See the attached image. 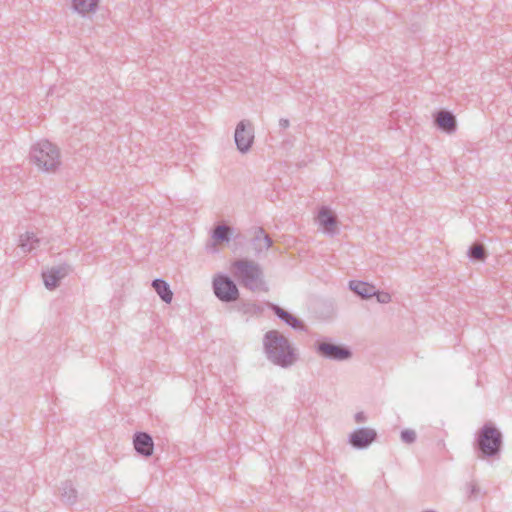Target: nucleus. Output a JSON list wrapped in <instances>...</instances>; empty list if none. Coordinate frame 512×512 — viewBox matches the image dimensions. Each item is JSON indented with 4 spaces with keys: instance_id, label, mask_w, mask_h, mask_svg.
Here are the masks:
<instances>
[{
    "instance_id": "20",
    "label": "nucleus",
    "mask_w": 512,
    "mask_h": 512,
    "mask_svg": "<svg viewBox=\"0 0 512 512\" xmlns=\"http://www.w3.org/2000/svg\"><path fill=\"white\" fill-rule=\"evenodd\" d=\"M467 256L472 262H484L488 257V253L482 243L476 242L469 247Z\"/></svg>"
},
{
    "instance_id": "3",
    "label": "nucleus",
    "mask_w": 512,
    "mask_h": 512,
    "mask_svg": "<svg viewBox=\"0 0 512 512\" xmlns=\"http://www.w3.org/2000/svg\"><path fill=\"white\" fill-rule=\"evenodd\" d=\"M232 273L240 285L246 289L252 292L268 291L263 271L258 263L247 259L235 260L232 263Z\"/></svg>"
},
{
    "instance_id": "18",
    "label": "nucleus",
    "mask_w": 512,
    "mask_h": 512,
    "mask_svg": "<svg viewBox=\"0 0 512 512\" xmlns=\"http://www.w3.org/2000/svg\"><path fill=\"white\" fill-rule=\"evenodd\" d=\"M152 287L154 288V290L156 291V293L159 295L160 299L163 302L167 304L171 303L173 298V292L171 291L169 284L165 280L161 278L154 279L152 281Z\"/></svg>"
},
{
    "instance_id": "23",
    "label": "nucleus",
    "mask_w": 512,
    "mask_h": 512,
    "mask_svg": "<svg viewBox=\"0 0 512 512\" xmlns=\"http://www.w3.org/2000/svg\"><path fill=\"white\" fill-rule=\"evenodd\" d=\"M466 491L468 498H476L480 492V489L476 482L472 481L466 484Z\"/></svg>"
},
{
    "instance_id": "12",
    "label": "nucleus",
    "mask_w": 512,
    "mask_h": 512,
    "mask_svg": "<svg viewBox=\"0 0 512 512\" xmlns=\"http://www.w3.org/2000/svg\"><path fill=\"white\" fill-rule=\"evenodd\" d=\"M270 308L280 320L289 325L291 328L304 332L307 331V327L305 326L303 321L294 316L293 314H291L290 312L286 311L285 309L281 308L276 304H271Z\"/></svg>"
},
{
    "instance_id": "13",
    "label": "nucleus",
    "mask_w": 512,
    "mask_h": 512,
    "mask_svg": "<svg viewBox=\"0 0 512 512\" xmlns=\"http://www.w3.org/2000/svg\"><path fill=\"white\" fill-rule=\"evenodd\" d=\"M256 254L267 251L273 244L272 239L262 227L255 228L254 236L251 240Z\"/></svg>"
},
{
    "instance_id": "6",
    "label": "nucleus",
    "mask_w": 512,
    "mask_h": 512,
    "mask_svg": "<svg viewBox=\"0 0 512 512\" xmlns=\"http://www.w3.org/2000/svg\"><path fill=\"white\" fill-rule=\"evenodd\" d=\"M315 349L321 357L329 360L345 361L352 357V352L348 347L328 341L316 342Z\"/></svg>"
},
{
    "instance_id": "5",
    "label": "nucleus",
    "mask_w": 512,
    "mask_h": 512,
    "mask_svg": "<svg viewBox=\"0 0 512 512\" xmlns=\"http://www.w3.org/2000/svg\"><path fill=\"white\" fill-rule=\"evenodd\" d=\"M215 296L224 303H231L239 298V290L234 281L225 274H217L213 278Z\"/></svg>"
},
{
    "instance_id": "4",
    "label": "nucleus",
    "mask_w": 512,
    "mask_h": 512,
    "mask_svg": "<svg viewBox=\"0 0 512 512\" xmlns=\"http://www.w3.org/2000/svg\"><path fill=\"white\" fill-rule=\"evenodd\" d=\"M30 159L44 172H55L61 164L59 148L48 140H41L32 146Z\"/></svg>"
},
{
    "instance_id": "26",
    "label": "nucleus",
    "mask_w": 512,
    "mask_h": 512,
    "mask_svg": "<svg viewBox=\"0 0 512 512\" xmlns=\"http://www.w3.org/2000/svg\"><path fill=\"white\" fill-rule=\"evenodd\" d=\"M354 419L357 423H363L366 421L367 417L364 412L360 411L355 414Z\"/></svg>"
},
{
    "instance_id": "25",
    "label": "nucleus",
    "mask_w": 512,
    "mask_h": 512,
    "mask_svg": "<svg viewBox=\"0 0 512 512\" xmlns=\"http://www.w3.org/2000/svg\"><path fill=\"white\" fill-rule=\"evenodd\" d=\"M241 310L244 313H257L261 311L260 307L255 303H244L241 306Z\"/></svg>"
},
{
    "instance_id": "8",
    "label": "nucleus",
    "mask_w": 512,
    "mask_h": 512,
    "mask_svg": "<svg viewBox=\"0 0 512 512\" xmlns=\"http://www.w3.org/2000/svg\"><path fill=\"white\" fill-rule=\"evenodd\" d=\"M377 432L372 428H357L348 437V443L355 449L363 450L368 448L377 440Z\"/></svg>"
},
{
    "instance_id": "17",
    "label": "nucleus",
    "mask_w": 512,
    "mask_h": 512,
    "mask_svg": "<svg viewBox=\"0 0 512 512\" xmlns=\"http://www.w3.org/2000/svg\"><path fill=\"white\" fill-rule=\"evenodd\" d=\"M234 228L227 224H218L211 231V238L214 240V243H224L229 242L231 237L233 236ZM215 244L212 246L214 247Z\"/></svg>"
},
{
    "instance_id": "19",
    "label": "nucleus",
    "mask_w": 512,
    "mask_h": 512,
    "mask_svg": "<svg viewBox=\"0 0 512 512\" xmlns=\"http://www.w3.org/2000/svg\"><path fill=\"white\" fill-rule=\"evenodd\" d=\"M40 242L41 239L38 238L33 232H26L25 234L20 236L19 246L23 250V252L27 253L38 248Z\"/></svg>"
},
{
    "instance_id": "14",
    "label": "nucleus",
    "mask_w": 512,
    "mask_h": 512,
    "mask_svg": "<svg viewBox=\"0 0 512 512\" xmlns=\"http://www.w3.org/2000/svg\"><path fill=\"white\" fill-rule=\"evenodd\" d=\"M60 500L63 504L72 506L78 501V491L71 480H65L59 487Z\"/></svg>"
},
{
    "instance_id": "7",
    "label": "nucleus",
    "mask_w": 512,
    "mask_h": 512,
    "mask_svg": "<svg viewBox=\"0 0 512 512\" xmlns=\"http://www.w3.org/2000/svg\"><path fill=\"white\" fill-rule=\"evenodd\" d=\"M234 140L241 153H247L254 142V129L249 120H241L235 129Z\"/></svg>"
},
{
    "instance_id": "11",
    "label": "nucleus",
    "mask_w": 512,
    "mask_h": 512,
    "mask_svg": "<svg viewBox=\"0 0 512 512\" xmlns=\"http://www.w3.org/2000/svg\"><path fill=\"white\" fill-rule=\"evenodd\" d=\"M434 123L438 129L448 134H452L457 130V121L454 114L448 110H439L433 115Z\"/></svg>"
},
{
    "instance_id": "1",
    "label": "nucleus",
    "mask_w": 512,
    "mask_h": 512,
    "mask_svg": "<svg viewBox=\"0 0 512 512\" xmlns=\"http://www.w3.org/2000/svg\"><path fill=\"white\" fill-rule=\"evenodd\" d=\"M267 359L274 365L288 368L296 361V355L289 340L277 330H270L263 337Z\"/></svg>"
},
{
    "instance_id": "9",
    "label": "nucleus",
    "mask_w": 512,
    "mask_h": 512,
    "mask_svg": "<svg viewBox=\"0 0 512 512\" xmlns=\"http://www.w3.org/2000/svg\"><path fill=\"white\" fill-rule=\"evenodd\" d=\"M71 266L64 263L55 267H52L49 271L43 272L42 277L44 285L49 290L56 289L60 281L65 278L71 272Z\"/></svg>"
},
{
    "instance_id": "24",
    "label": "nucleus",
    "mask_w": 512,
    "mask_h": 512,
    "mask_svg": "<svg viewBox=\"0 0 512 512\" xmlns=\"http://www.w3.org/2000/svg\"><path fill=\"white\" fill-rule=\"evenodd\" d=\"M374 296L376 297L377 302L381 304H388L392 300V297L388 292L378 291L377 289L376 294H374Z\"/></svg>"
},
{
    "instance_id": "27",
    "label": "nucleus",
    "mask_w": 512,
    "mask_h": 512,
    "mask_svg": "<svg viewBox=\"0 0 512 512\" xmlns=\"http://www.w3.org/2000/svg\"><path fill=\"white\" fill-rule=\"evenodd\" d=\"M279 126H280V128H282V129H287V128L290 126V122H289V120H288V119H286V118H281V119L279 120Z\"/></svg>"
},
{
    "instance_id": "15",
    "label": "nucleus",
    "mask_w": 512,
    "mask_h": 512,
    "mask_svg": "<svg viewBox=\"0 0 512 512\" xmlns=\"http://www.w3.org/2000/svg\"><path fill=\"white\" fill-rule=\"evenodd\" d=\"M318 222L325 232L334 233L337 225V217L327 206H322L318 212Z\"/></svg>"
},
{
    "instance_id": "2",
    "label": "nucleus",
    "mask_w": 512,
    "mask_h": 512,
    "mask_svg": "<svg viewBox=\"0 0 512 512\" xmlns=\"http://www.w3.org/2000/svg\"><path fill=\"white\" fill-rule=\"evenodd\" d=\"M473 447L479 459H498L503 447V434L493 422L487 421L476 432Z\"/></svg>"
},
{
    "instance_id": "21",
    "label": "nucleus",
    "mask_w": 512,
    "mask_h": 512,
    "mask_svg": "<svg viewBox=\"0 0 512 512\" xmlns=\"http://www.w3.org/2000/svg\"><path fill=\"white\" fill-rule=\"evenodd\" d=\"M99 0H72V6L80 14H86L97 8Z\"/></svg>"
},
{
    "instance_id": "16",
    "label": "nucleus",
    "mask_w": 512,
    "mask_h": 512,
    "mask_svg": "<svg viewBox=\"0 0 512 512\" xmlns=\"http://www.w3.org/2000/svg\"><path fill=\"white\" fill-rule=\"evenodd\" d=\"M349 289L362 299H370L376 294V287L360 280L349 281Z\"/></svg>"
},
{
    "instance_id": "10",
    "label": "nucleus",
    "mask_w": 512,
    "mask_h": 512,
    "mask_svg": "<svg viewBox=\"0 0 512 512\" xmlns=\"http://www.w3.org/2000/svg\"><path fill=\"white\" fill-rule=\"evenodd\" d=\"M133 447L136 453L142 457L148 458L154 452V441L152 436L143 431H138L133 435Z\"/></svg>"
},
{
    "instance_id": "22",
    "label": "nucleus",
    "mask_w": 512,
    "mask_h": 512,
    "mask_svg": "<svg viewBox=\"0 0 512 512\" xmlns=\"http://www.w3.org/2000/svg\"><path fill=\"white\" fill-rule=\"evenodd\" d=\"M400 438L403 443L412 444L416 441L417 435L414 430L405 429L401 431Z\"/></svg>"
}]
</instances>
